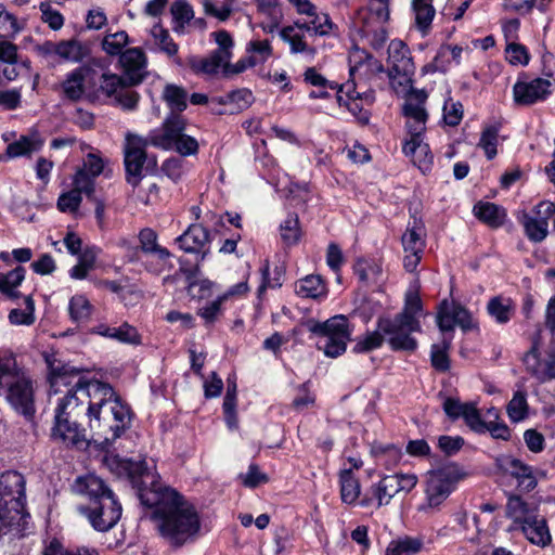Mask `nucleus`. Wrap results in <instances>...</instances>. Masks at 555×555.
<instances>
[{
    "mask_svg": "<svg viewBox=\"0 0 555 555\" xmlns=\"http://www.w3.org/2000/svg\"><path fill=\"white\" fill-rule=\"evenodd\" d=\"M105 466L117 477L128 478L138 491L143 505L153 508L152 521L159 534L173 542V490L164 487L156 473L149 470L145 463L106 454Z\"/></svg>",
    "mask_w": 555,
    "mask_h": 555,
    "instance_id": "f257e3e1",
    "label": "nucleus"
},
{
    "mask_svg": "<svg viewBox=\"0 0 555 555\" xmlns=\"http://www.w3.org/2000/svg\"><path fill=\"white\" fill-rule=\"evenodd\" d=\"M91 440L107 448L131 426L132 413L107 383H94L90 387V406L87 408Z\"/></svg>",
    "mask_w": 555,
    "mask_h": 555,
    "instance_id": "f03ea898",
    "label": "nucleus"
},
{
    "mask_svg": "<svg viewBox=\"0 0 555 555\" xmlns=\"http://www.w3.org/2000/svg\"><path fill=\"white\" fill-rule=\"evenodd\" d=\"M50 392L62 395L56 399L55 415L77 418L83 413V405L90 406V387L98 379H86L81 376V369L64 363L56 354H46Z\"/></svg>",
    "mask_w": 555,
    "mask_h": 555,
    "instance_id": "7ed1b4c3",
    "label": "nucleus"
},
{
    "mask_svg": "<svg viewBox=\"0 0 555 555\" xmlns=\"http://www.w3.org/2000/svg\"><path fill=\"white\" fill-rule=\"evenodd\" d=\"M25 517V479L9 470L0 476V535L18 527Z\"/></svg>",
    "mask_w": 555,
    "mask_h": 555,
    "instance_id": "20e7f679",
    "label": "nucleus"
},
{
    "mask_svg": "<svg viewBox=\"0 0 555 555\" xmlns=\"http://www.w3.org/2000/svg\"><path fill=\"white\" fill-rule=\"evenodd\" d=\"M305 327L317 337V348L327 358H337L346 352L352 328L344 314H337L324 322L307 320Z\"/></svg>",
    "mask_w": 555,
    "mask_h": 555,
    "instance_id": "39448f33",
    "label": "nucleus"
},
{
    "mask_svg": "<svg viewBox=\"0 0 555 555\" xmlns=\"http://www.w3.org/2000/svg\"><path fill=\"white\" fill-rule=\"evenodd\" d=\"M389 0H370L367 7L359 9L356 13V29L370 40L374 49H380L387 40L385 24L389 20Z\"/></svg>",
    "mask_w": 555,
    "mask_h": 555,
    "instance_id": "423d86ee",
    "label": "nucleus"
},
{
    "mask_svg": "<svg viewBox=\"0 0 555 555\" xmlns=\"http://www.w3.org/2000/svg\"><path fill=\"white\" fill-rule=\"evenodd\" d=\"M377 326L386 335L391 350L414 352L417 349L418 343L412 334L422 331L418 319L396 314L393 318H378Z\"/></svg>",
    "mask_w": 555,
    "mask_h": 555,
    "instance_id": "0eeeda50",
    "label": "nucleus"
},
{
    "mask_svg": "<svg viewBox=\"0 0 555 555\" xmlns=\"http://www.w3.org/2000/svg\"><path fill=\"white\" fill-rule=\"evenodd\" d=\"M463 476L455 464H448L428 472L425 487L426 503L420 509L427 512L438 508L455 490Z\"/></svg>",
    "mask_w": 555,
    "mask_h": 555,
    "instance_id": "6e6552de",
    "label": "nucleus"
},
{
    "mask_svg": "<svg viewBox=\"0 0 555 555\" xmlns=\"http://www.w3.org/2000/svg\"><path fill=\"white\" fill-rule=\"evenodd\" d=\"M179 249L183 253L178 257L182 273L197 272L204 260L209 242V232L201 224H192L176 240Z\"/></svg>",
    "mask_w": 555,
    "mask_h": 555,
    "instance_id": "1a4fd4ad",
    "label": "nucleus"
},
{
    "mask_svg": "<svg viewBox=\"0 0 555 555\" xmlns=\"http://www.w3.org/2000/svg\"><path fill=\"white\" fill-rule=\"evenodd\" d=\"M77 512L95 531L104 533L118 524L122 515V506L116 494H112L92 504H80L77 506Z\"/></svg>",
    "mask_w": 555,
    "mask_h": 555,
    "instance_id": "9d476101",
    "label": "nucleus"
},
{
    "mask_svg": "<svg viewBox=\"0 0 555 555\" xmlns=\"http://www.w3.org/2000/svg\"><path fill=\"white\" fill-rule=\"evenodd\" d=\"M417 485V477L413 474H393L384 476L377 483L371 487V499L360 501L361 506H370L375 502L380 508L390 504L391 500L400 493L411 492Z\"/></svg>",
    "mask_w": 555,
    "mask_h": 555,
    "instance_id": "9b49d317",
    "label": "nucleus"
},
{
    "mask_svg": "<svg viewBox=\"0 0 555 555\" xmlns=\"http://www.w3.org/2000/svg\"><path fill=\"white\" fill-rule=\"evenodd\" d=\"M199 530L201 519L196 508L176 491V546L195 541Z\"/></svg>",
    "mask_w": 555,
    "mask_h": 555,
    "instance_id": "f8f14e48",
    "label": "nucleus"
},
{
    "mask_svg": "<svg viewBox=\"0 0 555 555\" xmlns=\"http://www.w3.org/2000/svg\"><path fill=\"white\" fill-rule=\"evenodd\" d=\"M11 406L25 416H31L34 408V388L30 378L24 373H15L12 378L0 386Z\"/></svg>",
    "mask_w": 555,
    "mask_h": 555,
    "instance_id": "ddd939ff",
    "label": "nucleus"
},
{
    "mask_svg": "<svg viewBox=\"0 0 555 555\" xmlns=\"http://www.w3.org/2000/svg\"><path fill=\"white\" fill-rule=\"evenodd\" d=\"M555 215V204L550 201L540 202L531 212H524L519 219L525 234L530 242L541 243L548 235V221Z\"/></svg>",
    "mask_w": 555,
    "mask_h": 555,
    "instance_id": "4468645a",
    "label": "nucleus"
},
{
    "mask_svg": "<svg viewBox=\"0 0 555 555\" xmlns=\"http://www.w3.org/2000/svg\"><path fill=\"white\" fill-rule=\"evenodd\" d=\"M147 140L143 137L128 132L125 138L124 162L127 182L133 186L138 185L143 177V166L146 162Z\"/></svg>",
    "mask_w": 555,
    "mask_h": 555,
    "instance_id": "2eb2a0df",
    "label": "nucleus"
},
{
    "mask_svg": "<svg viewBox=\"0 0 555 555\" xmlns=\"http://www.w3.org/2000/svg\"><path fill=\"white\" fill-rule=\"evenodd\" d=\"M426 233L421 223L416 221L412 225H408L405 232L402 234L401 243L403 247V268L408 272H415L420 264L424 249L426 246Z\"/></svg>",
    "mask_w": 555,
    "mask_h": 555,
    "instance_id": "dca6fc26",
    "label": "nucleus"
},
{
    "mask_svg": "<svg viewBox=\"0 0 555 555\" xmlns=\"http://www.w3.org/2000/svg\"><path fill=\"white\" fill-rule=\"evenodd\" d=\"M427 93L424 90H412L408 93L402 112L406 118V128L410 134H423L428 118L425 108Z\"/></svg>",
    "mask_w": 555,
    "mask_h": 555,
    "instance_id": "f3484780",
    "label": "nucleus"
},
{
    "mask_svg": "<svg viewBox=\"0 0 555 555\" xmlns=\"http://www.w3.org/2000/svg\"><path fill=\"white\" fill-rule=\"evenodd\" d=\"M51 438L66 447L77 448L87 446L89 441L86 428L77 422V418L63 416H54Z\"/></svg>",
    "mask_w": 555,
    "mask_h": 555,
    "instance_id": "a211bd4d",
    "label": "nucleus"
},
{
    "mask_svg": "<svg viewBox=\"0 0 555 555\" xmlns=\"http://www.w3.org/2000/svg\"><path fill=\"white\" fill-rule=\"evenodd\" d=\"M551 94V81L545 78L519 79L513 87L517 105L528 106L544 101Z\"/></svg>",
    "mask_w": 555,
    "mask_h": 555,
    "instance_id": "6ab92c4d",
    "label": "nucleus"
},
{
    "mask_svg": "<svg viewBox=\"0 0 555 555\" xmlns=\"http://www.w3.org/2000/svg\"><path fill=\"white\" fill-rule=\"evenodd\" d=\"M437 325L441 332H451L455 325L465 332L475 327L473 317L467 309L447 300L440 305L437 313Z\"/></svg>",
    "mask_w": 555,
    "mask_h": 555,
    "instance_id": "aec40b11",
    "label": "nucleus"
},
{
    "mask_svg": "<svg viewBox=\"0 0 555 555\" xmlns=\"http://www.w3.org/2000/svg\"><path fill=\"white\" fill-rule=\"evenodd\" d=\"M163 99L170 109L166 116L162 127L150 131L149 135L144 138L147 140V145L157 149L170 150L173 147V85H167Z\"/></svg>",
    "mask_w": 555,
    "mask_h": 555,
    "instance_id": "412c9836",
    "label": "nucleus"
},
{
    "mask_svg": "<svg viewBox=\"0 0 555 555\" xmlns=\"http://www.w3.org/2000/svg\"><path fill=\"white\" fill-rule=\"evenodd\" d=\"M138 249L155 260V266H150L149 270L160 273L169 266L171 253L169 249L158 244L157 233L151 228L142 229L138 234Z\"/></svg>",
    "mask_w": 555,
    "mask_h": 555,
    "instance_id": "4be33fe9",
    "label": "nucleus"
},
{
    "mask_svg": "<svg viewBox=\"0 0 555 555\" xmlns=\"http://www.w3.org/2000/svg\"><path fill=\"white\" fill-rule=\"evenodd\" d=\"M73 492L88 500L87 504L102 500L104 496L115 494L106 482L95 474H86L75 479Z\"/></svg>",
    "mask_w": 555,
    "mask_h": 555,
    "instance_id": "5701e85b",
    "label": "nucleus"
},
{
    "mask_svg": "<svg viewBox=\"0 0 555 555\" xmlns=\"http://www.w3.org/2000/svg\"><path fill=\"white\" fill-rule=\"evenodd\" d=\"M524 363L526 370L539 382L545 383L555 379V352H550L541 359L537 343L525 354Z\"/></svg>",
    "mask_w": 555,
    "mask_h": 555,
    "instance_id": "b1692460",
    "label": "nucleus"
},
{
    "mask_svg": "<svg viewBox=\"0 0 555 555\" xmlns=\"http://www.w3.org/2000/svg\"><path fill=\"white\" fill-rule=\"evenodd\" d=\"M495 463L499 469L516 478L521 489L530 491L535 488L538 481L532 467L509 455L499 456Z\"/></svg>",
    "mask_w": 555,
    "mask_h": 555,
    "instance_id": "393cba45",
    "label": "nucleus"
},
{
    "mask_svg": "<svg viewBox=\"0 0 555 555\" xmlns=\"http://www.w3.org/2000/svg\"><path fill=\"white\" fill-rule=\"evenodd\" d=\"M410 135V140L405 141L403 145V153L412 159L422 172H426L430 169L434 158L429 145L423 141V134Z\"/></svg>",
    "mask_w": 555,
    "mask_h": 555,
    "instance_id": "a878e982",
    "label": "nucleus"
},
{
    "mask_svg": "<svg viewBox=\"0 0 555 555\" xmlns=\"http://www.w3.org/2000/svg\"><path fill=\"white\" fill-rule=\"evenodd\" d=\"M120 64L129 85H138L143 80L146 60L142 50L138 48L126 50L120 55Z\"/></svg>",
    "mask_w": 555,
    "mask_h": 555,
    "instance_id": "bb28decb",
    "label": "nucleus"
},
{
    "mask_svg": "<svg viewBox=\"0 0 555 555\" xmlns=\"http://www.w3.org/2000/svg\"><path fill=\"white\" fill-rule=\"evenodd\" d=\"M388 62L397 75L409 77L414 73V63L409 48L401 40H392L388 46Z\"/></svg>",
    "mask_w": 555,
    "mask_h": 555,
    "instance_id": "cd10ccee",
    "label": "nucleus"
},
{
    "mask_svg": "<svg viewBox=\"0 0 555 555\" xmlns=\"http://www.w3.org/2000/svg\"><path fill=\"white\" fill-rule=\"evenodd\" d=\"M206 21L202 17L195 18L193 8L185 0H176V34L184 35L192 30L203 31L206 29Z\"/></svg>",
    "mask_w": 555,
    "mask_h": 555,
    "instance_id": "c85d7f7f",
    "label": "nucleus"
},
{
    "mask_svg": "<svg viewBox=\"0 0 555 555\" xmlns=\"http://www.w3.org/2000/svg\"><path fill=\"white\" fill-rule=\"evenodd\" d=\"M91 72L88 66H80L68 73L61 87L64 96L73 102L82 99L86 88L85 80Z\"/></svg>",
    "mask_w": 555,
    "mask_h": 555,
    "instance_id": "c756f323",
    "label": "nucleus"
},
{
    "mask_svg": "<svg viewBox=\"0 0 555 555\" xmlns=\"http://www.w3.org/2000/svg\"><path fill=\"white\" fill-rule=\"evenodd\" d=\"M43 144V139L37 133L22 135L18 140L7 146V158L30 156L33 153L40 151Z\"/></svg>",
    "mask_w": 555,
    "mask_h": 555,
    "instance_id": "7c9ffc66",
    "label": "nucleus"
},
{
    "mask_svg": "<svg viewBox=\"0 0 555 555\" xmlns=\"http://www.w3.org/2000/svg\"><path fill=\"white\" fill-rule=\"evenodd\" d=\"M516 306L508 297L495 296L487 304V312L498 324L508 323L515 314Z\"/></svg>",
    "mask_w": 555,
    "mask_h": 555,
    "instance_id": "2f4dec72",
    "label": "nucleus"
},
{
    "mask_svg": "<svg viewBox=\"0 0 555 555\" xmlns=\"http://www.w3.org/2000/svg\"><path fill=\"white\" fill-rule=\"evenodd\" d=\"M506 516L524 525L537 516V505L525 502L518 495H511L506 504Z\"/></svg>",
    "mask_w": 555,
    "mask_h": 555,
    "instance_id": "473e14b6",
    "label": "nucleus"
},
{
    "mask_svg": "<svg viewBox=\"0 0 555 555\" xmlns=\"http://www.w3.org/2000/svg\"><path fill=\"white\" fill-rule=\"evenodd\" d=\"M412 11L416 28L426 36L436 15L433 0H412Z\"/></svg>",
    "mask_w": 555,
    "mask_h": 555,
    "instance_id": "72a5a7b5",
    "label": "nucleus"
},
{
    "mask_svg": "<svg viewBox=\"0 0 555 555\" xmlns=\"http://www.w3.org/2000/svg\"><path fill=\"white\" fill-rule=\"evenodd\" d=\"M475 216L491 228L501 227L506 218V211L493 203H478L474 206Z\"/></svg>",
    "mask_w": 555,
    "mask_h": 555,
    "instance_id": "f704fd0d",
    "label": "nucleus"
},
{
    "mask_svg": "<svg viewBox=\"0 0 555 555\" xmlns=\"http://www.w3.org/2000/svg\"><path fill=\"white\" fill-rule=\"evenodd\" d=\"M280 37L289 46V51L293 54L306 53L313 56L315 53V49L306 41L305 34L296 27H283L280 30Z\"/></svg>",
    "mask_w": 555,
    "mask_h": 555,
    "instance_id": "c9c22d12",
    "label": "nucleus"
},
{
    "mask_svg": "<svg viewBox=\"0 0 555 555\" xmlns=\"http://www.w3.org/2000/svg\"><path fill=\"white\" fill-rule=\"evenodd\" d=\"M49 51L55 53L65 61L74 63L82 61L88 54L87 48L77 40L51 43V49Z\"/></svg>",
    "mask_w": 555,
    "mask_h": 555,
    "instance_id": "e433bc0d",
    "label": "nucleus"
},
{
    "mask_svg": "<svg viewBox=\"0 0 555 555\" xmlns=\"http://www.w3.org/2000/svg\"><path fill=\"white\" fill-rule=\"evenodd\" d=\"M522 532L526 538L533 544L539 546H546L551 542V534L548 532L546 521L538 519L537 516L531 518L526 524L521 525Z\"/></svg>",
    "mask_w": 555,
    "mask_h": 555,
    "instance_id": "4c0bfd02",
    "label": "nucleus"
},
{
    "mask_svg": "<svg viewBox=\"0 0 555 555\" xmlns=\"http://www.w3.org/2000/svg\"><path fill=\"white\" fill-rule=\"evenodd\" d=\"M340 498L346 504H354L360 495L361 487L351 469H344L339 474Z\"/></svg>",
    "mask_w": 555,
    "mask_h": 555,
    "instance_id": "58836bf2",
    "label": "nucleus"
},
{
    "mask_svg": "<svg viewBox=\"0 0 555 555\" xmlns=\"http://www.w3.org/2000/svg\"><path fill=\"white\" fill-rule=\"evenodd\" d=\"M197 272L184 273L188 281V294L195 299H205L212 295L215 283L208 279L197 275Z\"/></svg>",
    "mask_w": 555,
    "mask_h": 555,
    "instance_id": "ea45409f",
    "label": "nucleus"
},
{
    "mask_svg": "<svg viewBox=\"0 0 555 555\" xmlns=\"http://www.w3.org/2000/svg\"><path fill=\"white\" fill-rule=\"evenodd\" d=\"M295 293L304 298H318L326 293L325 285L319 275H307L295 283Z\"/></svg>",
    "mask_w": 555,
    "mask_h": 555,
    "instance_id": "a19ab883",
    "label": "nucleus"
},
{
    "mask_svg": "<svg viewBox=\"0 0 555 555\" xmlns=\"http://www.w3.org/2000/svg\"><path fill=\"white\" fill-rule=\"evenodd\" d=\"M25 268L18 266L5 274H0V293L9 298H17L20 292L16 288L25 280Z\"/></svg>",
    "mask_w": 555,
    "mask_h": 555,
    "instance_id": "79ce46f5",
    "label": "nucleus"
},
{
    "mask_svg": "<svg viewBox=\"0 0 555 555\" xmlns=\"http://www.w3.org/2000/svg\"><path fill=\"white\" fill-rule=\"evenodd\" d=\"M184 122L176 117V153L181 156H195L198 153V142L195 138L185 134Z\"/></svg>",
    "mask_w": 555,
    "mask_h": 555,
    "instance_id": "37998d69",
    "label": "nucleus"
},
{
    "mask_svg": "<svg viewBox=\"0 0 555 555\" xmlns=\"http://www.w3.org/2000/svg\"><path fill=\"white\" fill-rule=\"evenodd\" d=\"M386 339V335L376 325V330L366 332L364 335L357 337L352 347L354 353H366L380 348Z\"/></svg>",
    "mask_w": 555,
    "mask_h": 555,
    "instance_id": "c03bdc74",
    "label": "nucleus"
},
{
    "mask_svg": "<svg viewBox=\"0 0 555 555\" xmlns=\"http://www.w3.org/2000/svg\"><path fill=\"white\" fill-rule=\"evenodd\" d=\"M193 67L197 72L207 75L217 74L220 69H222L223 73L229 74L230 61L212 51L207 57L194 63Z\"/></svg>",
    "mask_w": 555,
    "mask_h": 555,
    "instance_id": "a18cd8bd",
    "label": "nucleus"
},
{
    "mask_svg": "<svg viewBox=\"0 0 555 555\" xmlns=\"http://www.w3.org/2000/svg\"><path fill=\"white\" fill-rule=\"evenodd\" d=\"M246 52L249 64L256 66L266 63L272 56L273 50L269 40L253 39L247 43Z\"/></svg>",
    "mask_w": 555,
    "mask_h": 555,
    "instance_id": "49530a36",
    "label": "nucleus"
},
{
    "mask_svg": "<svg viewBox=\"0 0 555 555\" xmlns=\"http://www.w3.org/2000/svg\"><path fill=\"white\" fill-rule=\"evenodd\" d=\"M69 314L73 321L86 323L92 314L93 306L83 295H75L69 300Z\"/></svg>",
    "mask_w": 555,
    "mask_h": 555,
    "instance_id": "de8ad7c7",
    "label": "nucleus"
},
{
    "mask_svg": "<svg viewBox=\"0 0 555 555\" xmlns=\"http://www.w3.org/2000/svg\"><path fill=\"white\" fill-rule=\"evenodd\" d=\"M422 548V542L418 539L405 537L391 541L385 555H414Z\"/></svg>",
    "mask_w": 555,
    "mask_h": 555,
    "instance_id": "09e8293b",
    "label": "nucleus"
},
{
    "mask_svg": "<svg viewBox=\"0 0 555 555\" xmlns=\"http://www.w3.org/2000/svg\"><path fill=\"white\" fill-rule=\"evenodd\" d=\"M451 338H443L440 344H434L430 351L431 365L439 372H447L450 369L449 349Z\"/></svg>",
    "mask_w": 555,
    "mask_h": 555,
    "instance_id": "8fccbe9b",
    "label": "nucleus"
},
{
    "mask_svg": "<svg viewBox=\"0 0 555 555\" xmlns=\"http://www.w3.org/2000/svg\"><path fill=\"white\" fill-rule=\"evenodd\" d=\"M258 10L260 13L267 15L269 17V22L260 23L261 29L267 34L274 33L280 24L282 13L278 5L272 3L271 1H258Z\"/></svg>",
    "mask_w": 555,
    "mask_h": 555,
    "instance_id": "3c124183",
    "label": "nucleus"
},
{
    "mask_svg": "<svg viewBox=\"0 0 555 555\" xmlns=\"http://www.w3.org/2000/svg\"><path fill=\"white\" fill-rule=\"evenodd\" d=\"M98 333L106 337L116 338L120 340V343L133 345L141 343L140 335L137 328L129 325L128 323H124L118 328L106 327L104 331H99Z\"/></svg>",
    "mask_w": 555,
    "mask_h": 555,
    "instance_id": "603ef678",
    "label": "nucleus"
},
{
    "mask_svg": "<svg viewBox=\"0 0 555 555\" xmlns=\"http://www.w3.org/2000/svg\"><path fill=\"white\" fill-rule=\"evenodd\" d=\"M129 86L130 85L125 76L121 77L116 74L108 73H103L101 76L100 89L108 98L114 96L115 99L125 87Z\"/></svg>",
    "mask_w": 555,
    "mask_h": 555,
    "instance_id": "864d4df0",
    "label": "nucleus"
},
{
    "mask_svg": "<svg viewBox=\"0 0 555 555\" xmlns=\"http://www.w3.org/2000/svg\"><path fill=\"white\" fill-rule=\"evenodd\" d=\"M280 234L284 244L291 246L298 243L301 231L299 228V219L298 216L293 214L287 216V218L280 225Z\"/></svg>",
    "mask_w": 555,
    "mask_h": 555,
    "instance_id": "5fc2aeb1",
    "label": "nucleus"
},
{
    "mask_svg": "<svg viewBox=\"0 0 555 555\" xmlns=\"http://www.w3.org/2000/svg\"><path fill=\"white\" fill-rule=\"evenodd\" d=\"M509 420L514 423L524 421L528 415V403L524 391H516L506 408Z\"/></svg>",
    "mask_w": 555,
    "mask_h": 555,
    "instance_id": "6e6d98bb",
    "label": "nucleus"
},
{
    "mask_svg": "<svg viewBox=\"0 0 555 555\" xmlns=\"http://www.w3.org/2000/svg\"><path fill=\"white\" fill-rule=\"evenodd\" d=\"M43 555H100L96 548L88 546L65 547L59 541L53 540L44 548Z\"/></svg>",
    "mask_w": 555,
    "mask_h": 555,
    "instance_id": "4d7b16f0",
    "label": "nucleus"
},
{
    "mask_svg": "<svg viewBox=\"0 0 555 555\" xmlns=\"http://www.w3.org/2000/svg\"><path fill=\"white\" fill-rule=\"evenodd\" d=\"M382 266L374 260L358 259L354 264V273L362 282L376 281L382 275Z\"/></svg>",
    "mask_w": 555,
    "mask_h": 555,
    "instance_id": "13d9d810",
    "label": "nucleus"
},
{
    "mask_svg": "<svg viewBox=\"0 0 555 555\" xmlns=\"http://www.w3.org/2000/svg\"><path fill=\"white\" fill-rule=\"evenodd\" d=\"M96 255L93 250H85L78 258V263L74 266L70 271V278L76 280L86 279L89 271L94 268Z\"/></svg>",
    "mask_w": 555,
    "mask_h": 555,
    "instance_id": "bf43d9fd",
    "label": "nucleus"
},
{
    "mask_svg": "<svg viewBox=\"0 0 555 555\" xmlns=\"http://www.w3.org/2000/svg\"><path fill=\"white\" fill-rule=\"evenodd\" d=\"M236 0H223L220 7H217L212 0H203L202 4L204 12L207 15L214 16L220 22H225L230 18Z\"/></svg>",
    "mask_w": 555,
    "mask_h": 555,
    "instance_id": "052dcab7",
    "label": "nucleus"
},
{
    "mask_svg": "<svg viewBox=\"0 0 555 555\" xmlns=\"http://www.w3.org/2000/svg\"><path fill=\"white\" fill-rule=\"evenodd\" d=\"M371 62H374L376 70L383 72V65L374 61L364 50L354 49L351 51L349 54L350 76L354 77L357 73H360L364 66H369Z\"/></svg>",
    "mask_w": 555,
    "mask_h": 555,
    "instance_id": "680f3d73",
    "label": "nucleus"
},
{
    "mask_svg": "<svg viewBox=\"0 0 555 555\" xmlns=\"http://www.w3.org/2000/svg\"><path fill=\"white\" fill-rule=\"evenodd\" d=\"M499 128L496 126L486 127L480 135L478 145L485 151L488 159H493L496 154Z\"/></svg>",
    "mask_w": 555,
    "mask_h": 555,
    "instance_id": "e2e57ef3",
    "label": "nucleus"
},
{
    "mask_svg": "<svg viewBox=\"0 0 555 555\" xmlns=\"http://www.w3.org/2000/svg\"><path fill=\"white\" fill-rule=\"evenodd\" d=\"M211 37L217 43L218 48L214 52L224 56L229 61L232 59V50L234 48V40L229 31L221 29L211 33Z\"/></svg>",
    "mask_w": 555,
    "mask_h": 555,
    "instance_id": "0e129e2a",
    "label": "nucleus"
},
{
    "mask_svg": "<svg viewBox=\"0 0 555 555\" xmlns=\"http://www.w3.org/2000/svg\"><path fill=\"white\" fill-rule=\"evenodd\" d=\"M128 43V35L126 31H117L115 34L106 35L103 39L102 46L106 53L117 55L121 52L122 48Z\"/></svg>",
    "mask_w": 555,
    "mask_h": 555,
    "instance_id": "69168bd1",
    "label": "nucleus"
},
{
    "mask_svg": "<svg viewBox=\"0 0 555 555\" xmlns=\"http://www.w3.org/2000/svg\"><path fill=\"white\" fill-rule=\"evenodd\" d=\"M82 197L75 190L62 193L57 198V208L62 212L75 214L78 211Z\"/></svg>",
    "mask_w": 555,
    "mask_h": 555,
    "instance_id": "338daca9",
    "label": "nucleus"
},
{
    "mask_svg": "<svg viewBox=\"0 0 555 555\" xmlns=\"http://www.w3.org/2000/svg\"><path fill=\"white\" fill-rule=\"evenodd\" d=\"M94 178L86 172V169H78L73 180V190L80 195L85 193L87 196H91L94 193Z\"/></svg>",
    "mask_w": 555,
    "mask_h": 555,
    "instance_id": "774afa93",
    "label": "nucleus"
}]
</instances>
